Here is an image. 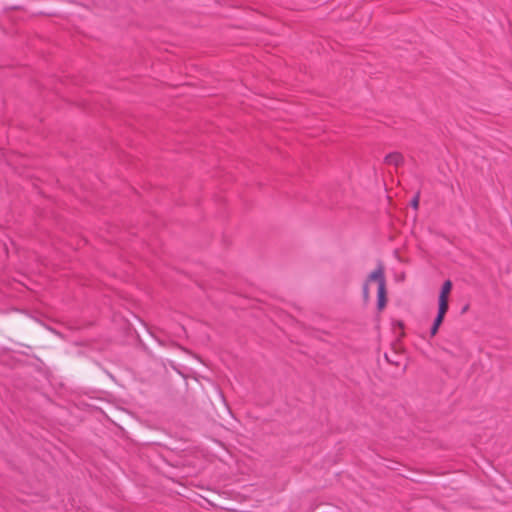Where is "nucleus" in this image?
I'll return each instance as SVG.
<instances>
[{
	"label": "nucleus",
	"mask_w": 512,
	"mask_h": 512,
	"mask_svg": "<svg viewBox=\"0 0 512 512\" xmlns=\"http://www.w3.org/2000/svg\"><path fill=\"white\" fill-rule=\"evenodd\" d=\"M371 282L377 283V308L382 310L387 303L386 297V279L384 274V268L381 264L373 270L367 277L362 287V294L365 301L369 299V285Z\"/></svg>",
	"instance_id": "f257e3e1"
},
{
	"label": "nucleus",
	"mask_w": 512,
	"mask_h": 512,
	"mask_svg": "<svg viewBox=\"0 0 512 512\" xmlns=\"http://www.w3.org/2000/svg\"><path fill=\"white\" fill-rule=\"evenodd\" d=\"M448 310V299L439 298L438 313L434 320H444L445 314Z\"/></svg>",
	"instance_id": "f03ea898"
},
{
	"label": "nucleus",
	"mask_w": 512,
	"mask_h": 512,
	"mask_svg": "<svg viewBox=\"0 0 512 512\" xmlns=\"http://www.w3.org/2000/svg\"><path fill=\"white\" fill-rule=\"evenodd\" d=\"M402 161H403L402 155L397 152L390 153V154L386 155V157H385V162L387 164H392L394 166L400 165L402 163Z\"/></svg>",
	"instance_id": "7ed1b4c3"
},
{
	"label": "nucleus",
	"mask_w": 512,
	"mask_h": 512,
	"mask_svg": "<svg viewBox=\"0 0 512 512\" xmlns=\"http://www.w3.org/2000/svg\"><path fill=\"white\" fill-rule=\"evenodd\" d=\"M451 288H452L451 281H449V280L445 281L444 284L442 285L439 298L448 299V295L451 291Z\"/></svg>",
	"instance_id": "20e7f679"
},
{
	"label": "nucleus",
	"mask_w": 512,
	"mask_h": 512,
	"mask_svg": "<svg viewBox=\"0 0 512 512\" xmlns=\"http://www.w3.org/2000/svg\"><path fill=\"white\" fill-rule=\"evenodd\" d=\"M441 324H442V322H433V325L430 328V336L431 337L434 336L437 333V331H438V329H439Z\"/></svg>",
	"instance_id": "39448f33"
},
{
	"label": "nucleus",
	"mask_w": 512,
	"mask_h": 512,
	"mask_svg": "<svg viewBox=\"0 0 512 512\" xmlns=\"http://www.w3.org/2000/svg\"><path fill=\"white\" fill-rule=\"evenodd\" d=\"M410 205L414 208V209H418V206H419V193H417L411 200L410 202Z\"/></svg>",
	"instance_id": "423d86ee"
},
{
	"label": "nucleus",
	"mask_w": 512,
	"mask_h": 512,
	"mask_svg": "<svg viewBox=\"0 0 512 512\" xmlns=\"http://www.w3.org/2000/svg\"><path fill=\"white\" fill-rule=\"evenodd\" d=\"M397 324H398V326H399L401 329H403V328H404V322L399 321V322H397Z\"/></svg>",
	"instance_id": "0eeeda50"
}]
</instances>
